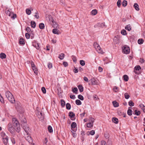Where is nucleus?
Returning a JSON list of instances; mask_svg holds the SVG:
<instances>
[{
  "instance_id": "obj_1",
  "label": "nucleus",
  "mask_w": 145,
  "mask_h": 145,
  "mask_svg": "<svg viewBox=\"0 0 145 145\" xmlns=\"http://www.w3.org/2000/svg\"><path fill=\"white\" fill-rule=\"evenodd\" d=\"M12 124L11 123L8 125V129L11 133H13L16 130L17 132H19L21 129L20 124L15 118H13L12 119Z\"/></svg>"
},
{
  "instance_id": "obj_2",
  "label": "nucleus",
  "mask_w": 145,
  "mask_h": 145,
  "mask_svg": "<svg viewBox=\"0 0 145 145\" xmlns=\"http://www.w3.org/2000/svg\"><path fill=\"white\" fill-rule=\"evenodd\" d=\"M26 122V119L24 118L21 120V125L26 132V134L28 135L30 131V130L29 127L27 126Z\"/></svg>"
},
{
  "instance_id": "obj_3",
  "label": "nucleus",
  "mask_w": 145,
  "mask_h": 145,
  "mask_svg": "<svg viewBox=\"0 0 145 145\" xmlns=\"http://www.w3.org/2000/svg\"><path fill=\"white\" fill-rule=\"evenodd\" d=\"M5 95L7 98L11 103H15V100L13 95L10 91H6Z\"/></svg>"
},
{
  "instance_id": "obj_4",
  "label": "nucleus",
  "mask_w": 145,
  "mask_h": 145,
  "mask_svg": "<svg viewBox=\"0 0 145 145\" xmlns=\"http://www.w3.org/2000/svg\"><path fill=\"white\" fill-rule=\"evenodd\" d=\"M122 52L125 54H129L130 52V49L129 47L125 45L122 48Z\"/></svg>"
},
{
  "instance_id": "obj_5",
  "label": "nucleus",
  "mask_w": 145,
  "mask_h": 145,
  "mask_svg": "<svg viewBox=\"0 0 145 145\" xmlns=\"http://www.w3.org/2000/svg\"><path fill=\"white\" fill-rule=\"evenodd\" d=\"M94 46L96 50L99 53L103 54V52L101 48L100 47L99 45L97 43L95 42L94 43Z\"/></svg>"
},
{
  "instance_id": "obj_6",
  "label": "nucleus",
  "mask_w": 145,
  "mask_h": 145,
  "mask_svg": "<svg viewBox=\"0 0 145 145\" xmlns=\"http://www.w3.org/2000/svg\"><path fill=\"white\" fill-rule=\"evenodd\" d=\"M5 13L7 14L13 19H14L16 17V15L13 14L12 12H10L9 10L6 11L5 12Z\"/></svg>"
},
{
  "instance_id": "obj_7",
  "label": "nucleus",
  "mask_w": 145,
  "mask_h": 145,
  "mask_svg": "<svg viewBox=\"0 0 145 145\" xmlns=\"http://www.w3.org/2000/svg\"><path fill=\"white\" fill-rule=\"evenodd\" d=\"M89 81H90L91 84L92 85H97L98 84V82L97 80L94 78H93L89 80Z\"/></svg>"
},
{
  "instance_id": "obj_8",
  "label": "nucleus",
  "mask_w": 145,
  "mask_h": 145,
  "mask_svg": "<svg viewBox=\"0 0 145 145\" xmlns=\"http://www.w3.org/2000/svg\"><path fill=\"white\" fill-rule=\"evenodd\" d=\"M76 126V124L74 122H73L71 125V129L73 131H76V129H75Z\"/></svg>"
},
{
  "instance_id": "obj_9",
  "label": "nucleus",
  "mask_w": 145,
  "mask_h": 145,
  "mask_svg": "<svg viewBox=\"0 0 145 145\" xmlns=\"http://www.w3.org/2000/svg\"><path fill=\"white\" fill-rule=\"evenodd\" d=\"M114 42L116 44H118L120 42L119 38L118 36H116L114 38Z\"/></svg>"
},
{
  "instance_id": "obj_10",
  "label": "nucleus",
  "mask_w": 145,
  "mask_h": 145,
  "mask_svg": "<svg viewBox=\"0 0 145 145\" xmlns=\"http://www.w3.org/2000/svg\"><path fill=\"white\" fill-rule=\"evenodd\" d=\"M26 135H28H28L26 134ZM25 138L29 143L32 144V143L33 141L31 137H30L27 135V137H25Z\"/></svg>"
},
{
  "instance_id": "obj_11",
  "label": "nucleus",
  "mask_w": 145,
  "mask_h": 145,
  "mask_svg": "<svg viewBox=\"0 0 145 145\" xmlns=\"http://www.w3.org/2000/svg\"><path fill=\"white\" fill-rule=\"evenodd\" d=\"M141 69V67L139 65H137L134 68V72L136 73L137 74V71H139Z\"/></svg>"
},
{
  "instance_id": "obj_12",
  "label": "nucleus",
  "mask_w": 145,
  "mask_h": 145,
  "mask_svg": "<svg viewBox=\"0 0 145 145\" xmlns=\"http://www.w3.org/2000/svg\"><path fill=\"white\" fill-rule=\"evenodd\" d=\"M97 13V11L96 9H93L91 12V14L92 15H95Z\"/></svg>"
},
{
  "instance_id": "obj_13",
  "label": "nucleus",
  "mask_w": 145,
  "mask_h": 145,
  "mask_svg": "<svg viewBox=\"0 0 145 145\" xmlns=\"http://www.w3.org/2000/svg\"><path fill=\"white\" fill-rule=\"evenodd\" d=\"M79 90L80 92H82L83 91V87L82 85H79L78 86Z\"/></svg>"
},
{
  "instance_id": "obj_14",
  "label": "nucleus",
  "mask_w": 145,
  "mask_h": 145,
  "mask_svg": "<svg viewBox=\"0 0 145 145\" xmlns=\"http://www.w3.org/2000/svg\"><path fill=\"white\" fill-rule=\"evenodd\" d=\"M31 9L32 10H33V9L32 8H30V9H27L26 10V13L28 15L30 14L31 13Z\"/></svg>"
},
{
  "instance_id": "obj_15",
  "label": "nucleus",
  "mask_w": 145,
  "mask_h": 145,
  "mask_svg": "<svg viewBox=\"0 0 145 145\" xmlns=\"http://www.w3.org/2000/svg\"><path fill=\"white\" fill-rule=\"evenodd\" d=\"M59 31L56 29H54L52 31V32L53 33L58 35L59 34Z\"/></svg>"
},
{
  "instance_id": "obj_16",
  "label": "nucleus",
  "mask_w": 145,
  "mask_h": 145,
  "mask_svg": "<svg viewBox=\"0 0 145 145\" xmlns=\"http://www.w3.org/2000/svg\"><path fill=\"white\" fill-rule=\"evenodd\" d=\"M32 69L34 72L35 74L36 75H37L38 73V70L36 67L32 68Z\"/></svg>"
},
{
  "instance_id": "obj_17",
  "label": "nucleus",
  "mask_w": 145,
  "mask_h": 145,
  "mask_svg": "<svg viewBox=\"0 0 145 145\" xmlns=\"http://www.w3.org/2000/svg\"><path fill=\"white\" fill-rule=\"evenodd\" d=\"M133 6L134 8L137 10L138 11L139 10V6L138 4L137 3L134 4Z\"/></svg>"
},
{
  "instance_id": "obj_18",
  "label": "nucleus",
  "mask_w": 145,
  "mask_h": 145,
  "mask_svg": "<svg viewBox=\"0 0 145 145\" xmlns=\"http://www.w3.org/2000/svg\"><path fill=\"white\" fill-rule=\"evenodd\" d=\"M125 28L126 29L129 31L131 29V27L130 25H127L125 27Z\"/></svg>"
},
{
  "instance_id": "obj_19",
  "label": "nucleus",
  "mask_w": 145,
  "mask_h": 145,
  "mask_svg": "<svg viewBox=\"0 0 145 145\" xmlns=\"http://www.w3.org/2000/svg\"><path fill=\"white\" fill-rule=\"evenodd\" d=\"M112 121L114 123H118V119L115 118H112Z\"/></svg>"
},
{
  "instance_id": "obj_20",
  "label": "nucleus",
  "mask_w": 145,
  "mask_h": 145,
  "mask_svg": "<svg viewBox=\"0 0 145 145\" xmlns=\"http://www.w3.org/2000/svg\"><path fill=\"white\" fill-rule=\"evenodd\" d=\"M112 104L115 107H117L119 106V104L116 101H114L112 102Z\"/></svg>"
},
{
  "instance_id": "obj_21",
  "label": "nucleus",
  "mask_w": 145,
  "mask_h": 145,
  "mask_svg": "<svg viewBox=\"0 0 145 145\" xmlns=\"http://www.w3.org/2000/svg\"><path fill=\"white\" fill-rule=\"evenodd\" d=\"M97 26H99L101 27H103L105 26V23H98L97 25Z\"/></svg>"
},
{
  "instance_id": "obj_22",
  "label": "nucleus",
  "mask_w": 145,
  "mask_h": 145,
  "mask_svg": "<svg viewBox=\"0 0 145 145\" xmlns=\"http://www.w3.org/2000/svg\"><path fill=\"white\" fill-rule=\"evenodd\" d=\"M6 56V55L4 53H2L0 54V57L2 59L5 58Z\"/></svg>"
},
{
  "instance_id": "obj_23",
  "label": "nucleus",
  "mask_w": 145,
  "mask_h": 145,
  "mask_svg": "<svg viewBox=\"0 0 145 145\" xmlns=\"http://www.w3.org/2000/svg\"><path fill=\"white\" fill-rule=\"evenodd\" d=\"M139 106L143 112H145V106L142 104H140Z\"/></svg>"
},
{
  "instance_id": "obj_24",
  "label": "nucleus",
  "mask_w": 145,
  "mask_h": 145,
  "mask_svg": "<svg viewBox=\"0 0 145 145\" xmlns=\"http://www.w3.org/2000/svg\"><path fill=\"white\" fill-rule=\"evenodd\" d=\"M31 26L33 28H35L36 25V24L35 22L31 21Z\"/></svg>"
},
{
  "instance_id": "obj_25",
  "label": "nucleus",
  "mask_w": 145,
  "mask_h": 145,
  "mask_svg": "<svg viewBox=\"0 0 145 145\" xmlns=\"http://www.w3.org/2000/svg\"><path fill=\"white\" fill-rule=\"evenodd\" d=\"M39 27L41 29H43L44 28V24L42 23H40L39 24Z\"/></svg>"
},
{
  "instance_id": "obj_26",
  "label": "nucleus",
  "mask_w": 145,
  "mask_h": 145,
  "mask_svg": "<svg viewBox=\"0 0 145 145\" xmlns=\"http://www.w3.org/2000/svg\"><path fill=\"white\" fill-rule=\"evenodd\" d=\"M64 57V54L63 53H61L60 54L59 56L58 57L60 59L62 60L63 59Z\"/></svg>"
},
{
  "instance_id": "obj_27",
  "label": "nucleus",
  "mask_w": 145,
  "mask_h": 145,
  "mask_svg": "<svg viewBox=\"0 0 145 145\" xmlns=\"http://www.w3.org/2000/svg\"><path fill=\"white\" fill-rule=\"evenodd\" d=\"M124 80L125 81H127L129 79V77L127 75H124L123 76Z\"/></svg>"
},
{
  "instance_id": "obj_28",
  "label": "nucleus",
  "mask_w": 145,
  "mask_h": 145,
  "mask_svg": "<svg viewBox=\"0 0 145 145\" xmlns=\"http://www.w3.org/2000/svg\"><path fill=\"white\" fill-rule=\"evenodd\" d=\"M19 43L21 44H25V42L24 40L22 38H20L19 40Z\"/></svg>"
},
{
  "instance_id": "obj_29",
  "label": "nucleus",
  "mask_w": 145,
  "mask_h": 145,
  "mask_svg": "<svg viewBox=\"0 0 145 145\" xmlns=\"http://www.w3.org/2000/svg\"><path fill=\"white\" fill-rule=\"evenodd\" d=\"M88 135H93L95 134V132L94 131L92 130L91 131H88Z\"/></svg>"
},
{
  "instance_id": "obj_30",
  "label": "nucleus",
  "mask_w": 145,
  "mask_h": 145,
  "mask_svg": "<svg viewBox=\"0 0 145 145\" xmlns=\"http://www.w3.org/2000/svg\"><path fill=\"white\" fill-rule=\"evenodd\" d=\"M51 24L52 25L53 27L54 28L58 27V25L54 21V23L52 22Z\"/></svg>"
},
{
  "instance_id": "obj_31",
  "label": "nucleus",
  "mask_w": 145,
  "mask_h": 145,
  "mask_svg": "<svg viewBox=\"0 0 145 145\" xmlns=\"http://www.w3.org/2000/svg\"><path fill=\"white\" fill-rule=\"evenodd\" d=\"M121 33L123 35H127L126 31L125 29H123L121 31Z\"/></svg>"
},
{
  "instance_id": "obj_32",
  "label": "nucleus",
  "mask_w": 145,
  "mask_h": 145,
  "mask_svg": "<svg viewBox=\"0 0 145 145\" xmlns=\"http://www.w3.org/2000/svg\"><path fill=\"white\" fill-rule=\"evenodd\" d=\"M140 114V111L137 110H135L134 112V114L137 116L139 115Z\"/></svg>"
},
{
  "instance_id": "obj_33",
  "label": "nucleus",
  "mask_w": 145,
  "mask_h": 145,
  "mask_svg": "<svg viewBox=\"0 0 145 145\" xmlns=\"http://www.w3.org/2000/svg\"><path fill=\"white\" fill-rule=\"evenodd\" d=\"M76 103L77 105H80L82 103L80 100L77 99L76 101Z\"/></svg>"
},
{
  "instance_id": "obj_34",
  "label": "nucleus",
  "mask_w": 145,
  "mask_h": 145,
  "mask_svg": "<svg viewBox=\"0 0 145 145\" xmlns=\"http://www.w3.org/2000/svg\"><path fill=\"white\" fill-rule=\"evenodd\" d=\"M48 130L50 133H52L53 132V129L52 127L50 126H49L48 127Z\"/></svg>"
},
{
  "instance_id": "obj_35",
  "label": "nucleus",
  "mask_w": 145,
  "mask_h": 145,
  "mask_svg": "<svg viewBox=\"0 0 145 145\" xmlns=\"http://www.w3.org/2000/svg\"><path fill=\"white\" fill-rule=\"evenodd\" d=\"M8 138H3V141L4 142V144H6L8 142Z\"/></svg>"
},
{
  "instance_id": "obj_36",
  "label": "nucleus",
  "mask_w": 145,
  "mask_h": 145,
  "mask_svg": "<svg viewBox=\"0 0 145 145\" xmlns=\"http://www.w3.org/2000/svg\"><path fill=\"white\" fill-rule=\"evenodd\" d=\"M93 123H91L89 122V123L87 124V126L88 127H91L93 126Z\"/></svg>"
},
{
  "instance_id": "obj_37",
  "label": "nucleus",
  "mask_w": 145,
  "mask_h": 145,
  "mask_svg": "<svg viewBox=\"0 0 145 145\" xmlns=\"http://www.w3.org/2000/svg\"><path fill=\"white\" fill-rule=\"evenodd\" d=\"M144 42V40L143 39H139L138 40V44H143V42Z\"/></svg>"
},
{
  "instance_id": "obj_38",
  "label": "nucleus",
  "mask_w": 145,
  "mask_h": 145,
  "mask_svg": "<svg viewBox=\"0 0 145 145\" xmlns=\"http://www.w3.org/2000/svg\"><path fill=\"white\" fill-rule=\"evenodd\" d=\"M61 105L62 107L65 106V102L63 99H61Z\"/></svg>"
},
{
  "instance_id": "obj_39",
  "label": "nucleus",
  "mask_w": 145,
  "mask_h": 145,
  "mask_svg": "<svg viewBox=\"0 0 145 145\" xmlns=\"http://www.w3.org/2000/svg\"><path fill=\"white\" fill-rule=\"evenodd\" d=\"M66 108L68 110H70L71 108L70 104L69 103H67L66 105Z\"/></svg>"
},
{
  "instance_id": "obj_40",
  "label": "nucleus",
  "mask_w": 145,
  "mask_h": 145,
  "mask_svg": "<svg viewBox=\"0 0 145 145\" xmlns=\"http://www.w3.org/2000/svg\"><path fill=\"white\" fill-rule=\"evenodd\" d=\"M133 111L131 109H128L127 111V114L129 116H131L132 114Z\"/></svg>"
},
{
  "instance_id": "obj_41",
  "label": "nucleus",
  "mask_w": 145,
  "mask_h": 145,
  "mask_svg": "<svg viewBox=\"0 0 145 145\" xmlns=\"http://www.w3.org/2000/svg\"><path fill=\"white\" fill-rule=\"evenodd\" d=\"M75 116L74 114L72 112H71L69 113V116L71 118L74 117Z\"/></svg>"
},
{
  "instance_id": "obj_42",
  "label": "nucleus",
  "mask_w": 145,
  "mask_h": 145,
  "mask_svg": "<svg viewBox=\"0 0 145 145\" xmlns=\"http://www.w3.org/2000/svg\"><path fill=\"white\" fill-rule=\"evenodd\" d=\"M124 95L125 98L126 99H128L130 97V96L129 95L128 93H125L124 94Z\"/></svg>"
},
{
  "instance_id": "obj_43",
  "label": "nucleus",
  "mask_w": 145,
  "mask_h": 145,
  "mask_svg": "<svg viewBox=\"0 0 145 145\" xmlns=\"http://www.w3.org/2000/svg\"><path fill=\"white\" fill-rule=\"evenodd\" d=\"M129 105L130 106H133L134 103L132 101H130L129 102Z\"/></svg>"
},
{
  "instance_id": "obj_44",
  "label": "nucleus",
  "mask_w": 145,
  "mask_h": 145,
  "mask_svg": "<svg viewBox=\"0 0 145 145\" xmlns=\"http://www.w3.org/2000/svg\"><path fill=\"white\" fill-rule=\"evenodd\" d=\"M127 4V1H126V0H124L122 2V6L123 7H125L126 6Z\"/></svg>"
},
{
  "instance_id": "obj_45",
  "label": "nucleus",
  "mask_w": 145,
  "mask_h": 145,
  "mask_svg": "<svg viewBox=\"0 0 145 145\" xmlns=\"http://www.w3.org/2000/svg\"><path fill=\"white\" fill-rule=\"evenodd\" d=\"M80 63L82 66H84L85 65V61L83 60H81L80 61Z\"/></svg>"
},
{
  "instance_id": "obj_46",
  "label": "nucleus",
  "mask_w": 145,
  "mask_h": 145,
  "mask_svg": "<svg viewBox=\"0 0 145 145\" xmlns=\"http://www.w3.org/2000/svg\"><path fill=\"white\" fill-rule=\"evenodd\" d=\"M35 14L34 15L35 17L36 18L38 19L39 18V16L38 15L39 13L38 12L36 11Z\"/></svg>"
},
{
  "instance_id": "obj_47",
  "label": "nucleus",
  "mask_w": 145,
  "mask_h": 145,
  "mask_svg": "<svg viewBox=\"0 0 145 145\" xmlns=\"http://www.w3.org/2000/svg\"><path fill=\"white\" fill-rule=\"evenodd\" d=\"M117 6L118 7H120L121 4V2L120 0H118L117 3Z\"/></svg>"
},
{
  "instance_id": "obj_48",
  "label": "nucleus",
  "mask_w": 145,
  "mask_h": 145,
  "mask_svg": "<svg viewBox=\"0 0 145 145\" xmlns=\"http://www.w3.org/2000/svg\"><path fill=\"white\" fill-rule=\"evenodd\" d=\"M33 46L36 48L38 50L39 48V44L38 43H37V44H35V45L34 44L33 45Z\"/></svg>"
},
{
  "instance_id": "obj_49",
  "label": "nucleus",
  "mask_w": 145,
  "mask_h": 145,
  "mask_svg": "<svg viewBox=\"0 0 145 145\" xmlns=\"http://www.w3.org/2000/svg\"><path fill=\"white\" fill-rule=\"evenodd\" d=\"M78 98L79 99L81 100H84V97L83 96L81 95H78Z\"/></svg>"
},
{
  "instance_id": "obj_50",
  "label": "nucleus",
  "mask_w": 145,
  "mask_h": 145,
  "mask_svg": "<svg viewBox=\"0 0 145 145\" xmlns=\"http://www.w3.org/2000/svg\"><path fill=\"white\" fill-rule=\"evenodd\" d=\"M49 20L51 23L52 22L54 23V20L51 16H49Z\"/></svg>"
},
{
  "instance_id": "obj_51",
  "label": "nucleus",
  "mask_w": 145,
  "mask_h": 145,
  "mask_svg": "<svg viewBox=\"0 0 145 145\" xmlns=\"http://www.w3.org/2000/svg\"><path fill=\"white\" fill-rule=\"evenodd\" d=\"M118 114L119 116H121L123 114V113L122 112L121 110H118Z\"/></svg>"
},
{
  "instance_id": "obj_52",
  "label": "nucleus",
  "mask_w": 145,
  "mask_h": 145,
  "mask_svg": "<svg viewBox=\"0 0 145 145\" xmlns=\"http://www.w3.org/2000/svg\"><path fill=\"white\" fill-rule=\"evenodd\" d=\"M72 59L74 62H76L77 61V59L75 56H72Z\"/></svg>"
},
{
  "instance_id": "obj_53",
  "label": "nucleus",
  "mask_w": 145,
  "mask_h": 145,
  "mask_svg": "<svg viewBox=\"0 0 145 145\" xmlns=\"http://www.w3.org/2000/svg\"><path fill=\"white\" fill-rule=\"evenodd\" d=\"M31 65L32 68L36 67L34 63L32 61H31Z\"/></svg>"
},
{
  "instance_id": "obj_54",
  "label": "nucleus",
  "mask_w": 145,
  "mask_h": 145,
  "mask_svg": "<svg viewBox=\"0 0 145 145\" xmlns=\"http://www.w3.org/2000/svg\"><path fill=\"white\" fill-rule=\"evenodd\" d=\"M48 68L49 69H50V68H52V64L50 63H49L48 64Z\"/></svg>"
},
{
  "instance_id": "obj_55",
  "label": "nucleus",
  "mask_w": 145,
  "mask_h": 145,
  "mask_svg": "<svg viewBox=\"0 0 145 145\" xmlns=\"http://www.w3.org/2000/svg\"><path fill=\"white\" fill-rule=\"evenodd\" d=\"M41 90L44 93H46V89L44 87H42Z\"/></svg>"
},
{
  "instance_id": "obj_56",
  "label": "nucleus",
  "mask_w": 145,
  "mask_h": 145,
  "mask_svg": "<svg viewBox=\"0 0 145 145\" xmlns=\"http://www.w3.org/2000/svg\"><path fill=\"white\" fill-rule=\"evenodd\" d=\"M0 101L2 103H4V101H3V98L2 96L0 94Z\"/></svg>"
},
{
  "instance_id": "obj_57",
  "label": "nucleus",
  "mask_w": 145,
  "mask_h": 145,
  "mask_svg": "<svg viewBox=\"0 0 145 145\" xmlns=\"http://www.w3.org/2000/svg\"><path fill=\"white\" fill-rule=\"evenodd\" d=\"M25 37L27 39H29L30 37V35L28 33H26L25 34Z\"/></svg>"
},
{
  "instance_id": "obj_58",
  "label": "nucleus",
  "mask_w": 145,
  "mask_h": 145,
  "mask_svg": "<svg viewBox=\"0 0 145 145\" xmlns=\"http://www.w3.org/2000/svg\"><path fill=\"white\" fill-rule=\"evenodd\" d=\"M72 91L73 93H75V92L78 91V89L77 88H74L73 89H72Z\"/></svg>"
},
{
  "instance_id": "obj_59",
  "label": "nucleus",
  "mask_w": 145,
  "mask_h": 145,
  "mask_svg": "<svg viewBox=\"0 0 145 145\" xmlns=\"http://www.w3.org/2000/svg\"><path fill=\"white\" fill-rule=\"evenodd\" d=\"M89 121V122L91 123H93V124L94 121V119L93 118H91L90 119Z\"/></svg>"
},
{
  "instance_id": "obj_60",
  "label": "nucleus",
  "mask_w": 145,
  "mask_h": 145,
  "mask_svg": "<svg viewBox=\"0 0 145 145\" xmlns=\"http://www.w3.org/2000/svg\"><path fill=\"white\" fill-rule=\"evenodd\" d=\"M101 145H106V142L104 140H102L101 141Z\"/></svg>"
},
{
  "instance_id": "obj_61",
  "label": "nucleus",
  "mask_w": 145,
  "mask_h": 145,
  "mask_svg": "<svg viewBox=\"0 0 145 145\" xmlns=\"http://www.w3.org/2000/svg\"><path fill=\"white\" fill-rule=\"evenodd\" d=\"M48 142V139L47 138H45L43 141V144L47 143Z\"/></svg>"
},
{
  "instance_id": "obj_62",
  "label": "nucleus",
  "mask_w": 145,
  "mask_h": 145,
  "mask_svg": "<svg viewBox=\"0 0 145 145\" xmlns=\"http://www.w3.org/2000/svg\"><path fill=\"white\" fill-rule=\"evenodd\" d=\"M63 64L65 67H66L68 65L67 63L65 62H63Z\"/></svg>"
},
{
  "instance_id": "obj_63",
  "label": "nucleus",
  "mask_w": 145,
  "mask_h": 145,
  "mask_svg": "<svg viewBox=\"0 0 145 145\" xmlns=\"http://www.w3.org/2000/svg\"><path fill=\"white\" fill-rule=\"evenodd\" d=\"M113 89L114 90V91L116 92L118 91V88L116 86H115L114 88Z\"/></svg>"
},
{
  "instance_id": "obj_64",
  "label": "nucleus",
  "mask_w": 145,
  "mask_h": 145,
  "mask_svg": "<svg viewBox=\"0 0 145 145\" xmlns=\"http://www.w3.org/2000/svg\"><path fill=\"white\" fill-rule=\"evenodd\" d=\"M144 60L143 59H142V58H140V60H139V62L141 63H142L144 62Z\"/></svg>"
}]
</instances>
